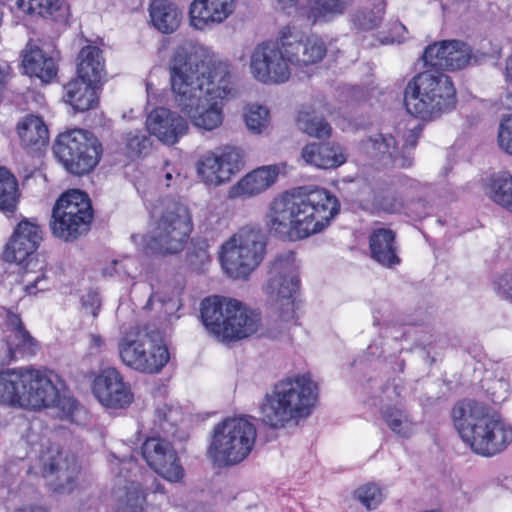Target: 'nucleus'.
<instances>
[{
    "instance_id": "27",
    "label": "nucleus",
    "mask_w": 512,
    "mask_h": 512,
    "mask_svg": "<svg viewBox=\"0 0 512 512\" xmlns=\"http://www.w3.org/2000/svg\"><path fill=\"white\" fill-rule=\"evenodd\" d=\"M303 161L320 169L337 168L346 162L343 148L338 144L309 143L302 148Z\"/></svg>"
},
{
    "instance_id": "19",
    "label": "nucleus",
    "mask_w": 512,
    "mask_h": 512,
    "mask_svg": "<svg viewBox=\"0 0 512 512\" xmlns=\"http://www.w3.org/2000/svg\"><path fill=\"white\" fill-rule=\"evenodd\" d=\"M361 149L379 165L389 168H409L413 157L405 151L400 154L395 137L391 134L378 133L362 140Z\"/></svg>"
},
{
    "instance_id": "13",
    "label": "nucleus",
    "mask_w": 512,
    "mask_h": 512,
    "mask_svg": "<svg viewBox=\"0 0 512 512\" xmlns=\"http://www.w3.org/2000/svg\"><path fill=\"white\" fill-rule=\"evenodd\" d=\"M42 240V231L38 224L30 220H22L16 227L14 234L6 245L3 258L6 262H14L24 266L23 281L26 283L25 290L28 294L36 295L40 291L48 289V279L40 268V274L32 278L29 266L33 264L30 258L37 250Z\"/></svg>"
},
{
    "instance_id": "16",
    "label": "nucleus",
    "mask_w": 512,
    "mask_h": 512,
    "mask_svg": "<svg viewBox=\"0 0 512 512\" xmlns=\"http://www.w3.org/2000/svg\"><path fill=\"white\" fill-rule=\"evenodd\" d=\"M93 394L102 406L112 410L126 409L134 401L130 383L114 367L102 370L95 378Z\"/></svg>"
},
{
    "instance_id": "10",
    "label": "nucleus",
    "mask_w": 512,
    "mask_h": 512,
    "mask_svg": "<svg viewBox=\"0 0 512 512\" xmlns=\"http://www.w3.org/2000/svg\"><path fill=\"white\" fill-rule=\"evenodd\" d=\"M299 267L292 251L277 255L270 263L263 291L268 301L276 306L280 317L299 318V303L295 294L300 287Z\"/></svg>"
},
{
    "instance_id": "22",
    "label": "nucleus",
    "mask_w": 512,
    "mask_h": 512,
    "mask_svg": "<svg viewBox=\"0 0 512 512\" xmlns=\"http://www.w3.org/2000/svg\"><path fill=\"white\" fill-rule=\"evenodd\" d=\"M234 0H193L189 15L191 25L199 30L222 23L232 14Z\"/></svg>"
},
{
    "instance_id": "21",
    "label": "nucleus",
    "mask_w": 512,
    "mask_h": 512,
    "mask_svg": "<svg viewBox=\"0 0 512 512\" xmlns=\"http://www.w3.org/2000/svg\"><path fill=\"white\" fill-rule=\"evenodd\" d=\"M6 349L0 355L2 365H8L20 357L33 355L36 351L34 338L25 329L23 322H2Z\"/></svg>"
},
{
    "instance_id": "28",
    "label": "nucleus",
    "mask_w": 512,
    "mask_h": 512,
    "mask_svg": "<svg viewBox=\"0 0 512 512\" xmlns=\"http://www.w3.org/2000/svg\"><path fill=\"white\" fill-rule=\"evenodd\" d=\"M28 367L0 370V404L21 407Z\"/></svg>"
},
{
    "instance_id": "39",
    "label": "nucleus",
    "mask_w": 512,
    "mask_h": 512,
    "mask_svg": "<svg viewBox=\"0 0 512 512\" xmlns=\"http://www.w3.org/2000/svg\"><path fill=\"white\" fill-rule=\"evenodd\" d=\"M280 36L289 66H307V63H302L304 57L303 37L289 26L281 30Z\"/></svg>"
},
{
    "instance_id": "56",
    "label": "nucleus",
    "mask_w": 512,
    "mask_h": 512,
    "mask_svg": "<svg viewBox=\"0 0 512 512\" xmlns=\"http://www.w3.org/2000/svg\"><path fill=\"white\" fill-rule=\"evenodd\" d=\"M82 306L86 317H97L101 306L99 294L95 291L88 292L82 298Z\"/></svg>"
},
{
    "instance_id": "55",
    "label": "nucleus",
    "mask_w": 512,
    "mask_h": 512,
    "mask_svg": "<svg viewBox=\"0 0 512 512\" xmlns=\"http://www.w3.org/2000/svg\"><path fill=\"white\" fill-rule=\"evenodd\" d=\"M146 497L144 493L138 489L133 488L127 491L125 496L124 512H141L144 508Z\"/></svg>"
},
{
    "instance_id": "49",
    "label": "nucleus",
    "mask_w": 512,
    "mask_h": 512,
    "mask_svg": "<svg viewBox=\"0 0 512 512\" xmlns=\"http://www.w3.org/2000/svg\"><path fill=\"white\" fill-rule=\"evenodd\" d=\"M355 497L368 510L376 509L384 499L381 488L374 483L359 487L355 491Z\"/></svg>"
},
{
    "instance_id": "2",
    "label": "nucleus",
    "mask_w": 512,
    "mask_h": 512,
    "mask_svg": "<svg viewBox=\"0 0 512 512\" xmlns=\"http://www.w3.org/2000/svg\"><path fill=\"white\" fill-rule=\"evenodd\" d=\"M339 209L338 199L326 189L297 187L273 199L267 225L279 238L301 240L325 229Z\"/></svg>"
},
{
    "instance_id": "29",
    "label": "nucleus",
    "mask_w": 512,
    "mask_h": 512,
    "mask_svg": "<svg viewBox=\"0 0 512 512\" xmlns=\"http://www.w3.org/2000/svg\"><path fill=\"white\" fill-rule=\"evenodd\" d=\"M22 64L26 74L38 77L43 82H49L57 73L54 59L31 43H28L24 50Z\"/></svg>"
},
{
    "instance_id": "63",
    "label": "nucleus",
    "mask_w": 512,
    "mask_h": 512,
    "mask_svg": "<svg viewBox=\"0 0 512 512\" xmlns=\"http://www.w3.org/2000/svg\"><path fill=\"white\" fill-rule=\"evenodd\" d=\"M1 310L6 314L7 320H15L14 315H12L10 311L6 310L5 308H2Z\"/></svg>"
},
{
    "instance_id": "30",
    "label": "nucleus",
    "mask_w": 512,
    "mask_h": 512,
    "mask_svg": "<svg viewBox=\"0 0 512 512\" xmlns=\"http://www.w3.org/2000/svg\"><path fill=\"white\" fill-rule=\"evenodd\" d=\"M95 82L73 79L64 85V100L79 112L93 109L98 103Z\"/></svg>"
},
{
    "instance_id": "33",
    "label": "nucleus",
    "mask_w": 512,
    "mask_h": 512,
    "mask_svg": "<svg viewBox=\"0 0 512 512\" xmlns=\"http://www.w3.org/2000/svg\"><path fill=\"white\" fill-rule=\"evenodd\" d=\"M104 59L96 46L83 47L78 55L76 79L99 83L104 76Z\"/></svg>"
},
{
    "instance_id": "24",
    "label": "nucleus",
    "mask_w": 512,
    "mask_h": 512,
    "mask_svg": "<svg viewBox=\"0 0 512 512\" xmlns=\"http://www.w3.org/2000/svg\"><path fill=\"white\" fill-rule=\"evenodd\" d=\"M371 258L385 268H393L400 264L395 232L387 228L372 231L369 237Z\"/></svg>"
},
{
    "instance_id": "32",
    "label": "nucleus",
    "mask_w": 512,
    "mask_h": 512,
    "mask_svg": "<svg viewBox=\"0 0 512 512\" xmlns=\"http://www.w3.org/2000/svg\"><path fill=\"white\" fill-rule=\"evenodd\" d=\"M402 187L405 196L403 208L405 213L418 220L427 217L431 213L432 205L423 198L426 185L415 179L403 178Z\"/></svg>"
},
{
    "instance_id": "18",
    "label": "nucleus",
    "mask_w": 512,
    "mask_h": 512,
    "mask_svg": "<svg viewBox=\"0 0 512 512\" xmlns=\"http://www.w3.org/2000/svg\"><path fill=\"white\" fill-rule=\"evenodd\" d=\"M201 320H257L261 313L232 297L211 295L200 303Z\"/></svg>"
},
{
    "instance_id": "58",
    "label": "nucleus",
    "mask_w": 512,
    "mask_h": 512,
    "mask_svg": "<svg viewBox=\"0 0 512 512\" xmlns=\"http://www.w3.org/2000/svg\"><path fill=\"white\" fill-rule=\"evenodd\" d=\"M418 138H419V134L417 132L411 130L406 137L405 144L403 145L402 149L400 150V154H402L405 151L407 154H409L412 157L411 150L416 147Z\"/></svg>"
},
{
    "instance_id": "14",
    "label": "nucleus",
    "mask_w": 512,
    "mask_h": 512,
    "mask_svg": "<svg viewBox=\"0 0 512 512\" xmlns=\"http://www.w3.org/2000/svg\"><path fill=\"white\" fill-rule=\"evenodd\" d=\"M58 376L46 370L28 367L26 388L22 389L21 407L40 410L48 407H58L68 413L73 412L77 401L71 397L62 396L57 383Z\"/></svg>"
},
{
    "instance_id": "43",
    "label": "nucleus",
    "mask_w": 512,
    "mask_h": 512,
    "mask_svg": "<svg viewBox=\"0 0 512 512\" xmlns=\"http://www.w3.org/2000/svg\"><path fill=\"white\" fill-rule=\"evenodd\" d=\"M197 172L208 185L218 186L226 182V179L222 177L221 163L217 153L209 152L203 155L197 163Z\"/></svg>"
},
{
    "instance_id": "23",
    "label": "nucleus",
    "mask_w": 512,
    "mask_h": 512,
    "mask_svg": "<svg viewBox=\"0 0 512 512\" xmlns=\"http://www.w3.org/2000/svg\"><path fill=\"white\" fill-rule=\"evenodd\" d=\"M78 472L79 467L75 459L73 457L63 458L60 453L44 465L45 476L54 477V479L49 480V485L57 493L72 492L76 485Z\"/></svg>"
},
{
    "instance_id": "44",
    "label": "nucleus",
    "mask_w": 512,
    "mask_h": 512,
    "mask_svg": "<svg viewBox=\"0 0 512 512\" xmlns=\"http://www.w3.org/2000/svg\"><path fill=\"white\" fill-rule=\"evenodd\" d=\"M371 10L363 9L357 11L353 16V24L356 28L368 31L379 26L385 11V0H375Z\"/></svg>"
},
{
    "instance_id": "40",
    "label": "nucleus",
    "mask_w": 512,
    "mask_h": 512,
    "mask_svg": "<svg viewBox=\"0 0 512 512\" xmlns=\"http://www.w3.org/2000/svg\"><path fill=\"white\" fill-rule=\"evenodd\" d=\"M446 60L440 62L442 70H460L469 63L472 50L468 44L460 40H447Z\"/></svg>"
},
{
    "instance_id": "51",
    "label": "nucleus",
    "mask_w": 512,
    "mask_h": 512,
    "mask_svg": "<svg viewBox=\"0 0 512 512\" xmlns=\"http://www.w3.org/2000/svg\"><path fill=\"white\" fill-rule=\"evenodd\" d=\"M404 200L399 199L391 189L378 191L374 196V204L381 210L389 213L400 212L404 208Z\"/></svg>"
},
{
    "instance_id": "25",
    "label": "nucleus",
    "mask_w": 512,
    "mask_h": 512,
    "mask_svg": "<svg viewBox=\"0 0 512 512\" xmlns=\"http://www.w3.org/2000/svg\"><path fill=\"white\" fill-rule=\"evenodd\" d=\"M205 331L217 341L230 344L257 335L264 336L262 322H202Z\"/></svg>"
},
{
    "instance_id": "4",
    "label": "nucleus",
    "mask_w": 512,
    "mask_h": 512,
    "mask_svg": "<svg viewBox=\"0 0 512 512\" xmlns=\"http://www.w3.org/2000/svg\"><path fill=\"white\" fill-rule=\"evenodd\" d=\"M120 361L142 374H159L170 361L167 335L158 322L124 325L117 343Z\"/></svg>"
},
{
    "instance_id": "37",
    "label": "nucleus",
    "mask_w": 512,
    "mask_h": 512,
    "mask_svg": "<svg viewBox=\"0 0 512 512\" xmlns=\"http://www.w3.org/2000/svg\"><path fill=\"white\" fill-rule=\"evenodd\" d=\"M487 193L495 204L512 213V175L510 173L494 174L489 180Z\"/></svg>"
},
{
    "instance_id": "47",
    "label": "nucleus",
    "mask_w": 512,
    "mask_h": 512,
    "mask_svg": "<svg viewBox=\"0 0 512 512\" xmlns=\"http://www.w3.org/2000/svg\"><path fill=\"white\" fill-rule=\"evenodd\" d=\"M244 119L251 133L261 134L269 125V110L259 105L250 106L244 114Z\"/></svg>"
},
{
    "instance_id": "64",
    "label": "nucleus",
    "mask_w": 512,
    "mask_h": 512,
    "mask_svg": "<svg viewBox=\"0 0 512 512\" xmlns=\"http://www.w3.org/2000/svg\"><path fill=\"white\" fill-rule=\"evenodd\" d=\"M172 178H173V174L171 172H166L165 179L167 181H170V180H172Z\"/></svg>"
},
{
    "instance_id": "5",
    "label": "nucleus",
    "mask_w": 512,
    "mask_h": 512,
    "mask_svg": "<svg viewBox=\"0 0 512 512\" xmlns=\"http://www.w3.org/2000/svg\"><path fill=\"white\" fill-rule=\"evenodd\" d=\"M318 396L317 384L309 374L278 381L260 406L262 421L272 428H282L290 421L308 417Z\"/></svg>"
},
{
    "instance_id": "45",
    "label": "nucleus",
    "mask_w": 512,
    "mask_h": 512,
    "mask_svg": "<svg viewBox=\"0 0 512 512\" xmlns=\"http://www.w3.org/2000/svg\"><path fill=\"white\" fill-rule=\"evenodd\" d=\"M217 157L221 163L222 177L226 179V182L239 172L244 164L243 153L241 149L236 147H224L219 154L217 153Z\"/></svg>"
},
{
    "instance_id": "50",
    "label": "nucleus",
    "mask_w": 512,
    "mask_h": 512,
    "mask_svg": "<svg viewBox=\"0 0 512 512\" xmlns=\"http://www.w3.org/2000/svg\"><path fill=\"white\" fill-rule=\"evenodd\" d=\"M304 57L302 63L308 65L320 62L326 55L327 48L324 41L317 36L303 38Z\"/></svg>"
},
{
    "instance_id": "15",
    "label": "nucleus",
    "mask_w": 512,
    "mask_h": 512,
    "mask_svg": "<svg viewBox=\"0 0 512 512\" xmlns=\"http://www.w3.org/2000/svg\"><path fill=\"white\" fill-rule=\"evenodd\" d=\"M250 72L263 84H282L289 80L291 68L281 44V36L275 42L258 44L250 56Z\"/></svg>"
},
{
    "instance_id": "35",
    "label": "nucleus",
    "mask_w": 512,
    "mask_h": 512,
    "mask_svg": "<svg viewBox=\"0 0 512 512\" xmlns=\"http://www.w3.org/2000/svg\"><path fill=\"white\" fill-rule=\"evenodd\" d=\"M149 10L151 21L160 32L169 34L179 27L182 13L173 3L154 0Z\"/></svg>"
},
{
    "instance_id": "48",
    "label": "nucleus",
    "mask_w": 512,
    "mask_h": 512,
    "mask_svg": "<svg viewBox=\"0 0 512 512\" xmlns=\"http://www.w3.org/2000/svg\"><path fill=\"white\" fill-rule=\"evenodd\" d=\"M16 5L28 14L47 17L52 16L54 12L59 10L61 2L60 0H16Z\"/></svg>"
},
{
    "instance_id": "20",
    "label": "nucleus",
    "mask_w": 512,
    "mask_h": 512,
    "mask_svg": "<svg viewBox=\"0 0 512 512\" xmlns=\"http://www.w3.org/2000/svg\"><path fill=\"white\" fill-rule=\"evenodd\" d=\"M146 127L150 135L166 145L177 143L189 129L186 119L165 107H158L148 114Z\"/></svg>"
},
{
    "instance_id": "59",
    "label": "nucleus",
    "mask_w": 512,
    "mask_h": 512,
    "mask_svg": "<svg viewBox=\"0 0 512 512\" xmlns=\"http://www.w3.org/2000/svg\"><path fill=\"white\" fill-rule=\"evenodd\" d=\"M297 1L298 0H275L278 8L285 11L288 14L291 13L290 12L291 9L296 8Z\"/></svg>"
},
{
    "instance_id": "6",
    "label": "nucleus",
    "mask_w": 512,
    "mask_h": 512,
    "mask_svg": "<svg viewBox=\"0 0 512 512\" xmlns=\"http://www.w3.org/2000/svg\"><path fill=\"white\" fill-rule=\"evenodd\" d=\"M404 104L411 115L422 120H434L455 108L456 89L446 74L426 70L407 83Z\"/></svg>"
},
{
    "instance_id": "36",
    "label": "nucleus",
    "mask_w": 512,
    "mask_h": 512,
    "mask_svg": "<svg viewBox=\"0 0 512 512\" xmlns=\"http://www.w3.org/2000/svg\"><path fill=\"white\" fill-rule=\"evenodd\" d=\"M181 420L182 410L178 405L162 403L155 408V429L166 437H178L177 426Z\"/></svg>"
},
{
    "instance_id": "17",
    "label": "nucleus",
    "mask_w": 512,
    "mask_h": 512,
    "mask_svg": "<svg viewBox=\"0 0 512 512\" xmlns=\"http://www.w3.org/2000/svg\"><path fill=\"white\" fill-rule=\"evenodd\" d=\"M142 456L147 464L169 481H178L184 470L171 443L159 437L148 438L142 445Z\"/></svg>"
},
{
    "instance_id": "34",
    "label": "nucleus",
    "mask_w": 512,
    "mask_h": 512,
    "mask_svg": "<svg viewBox=\"0 0 512 512\" xmlns=\"http://www.w3.org/2000/svg\"><path fill=\"white\" fill-rule=\"evenodd\" d=\"M353 0H309L306 7L298 9L300 15L311 23L327 21L341 15Z\"/></svg>"
},
{
    "instance_id": "1",
    "label": "nucleus",
    "mask_w": 512,
    "mask_h": 512,
    "mask_svg": "<svg viewBox=\"0 0 512 512\" xmlns=\"http://www.w3.org/2000/svg\"><path fill=\"white\" fill-rule=\"evenodd\" d=\"M203 47L179 46L170 64L174 104L191 123L207 131L220 127L224 120L223 101L237 96L230 65L203 58Z\"/></svg>"
},
{
    "instance_id": "57",
    "label": "nucleus",
    "mask_w": 512,
    "mask_h": 512,
    "mask_svg": "<svg viewBox=\"0 0 512 512\" xmlns=\"http://www.w3.org/2000/svg\"><path fill=\"white\" fill-rule=\"evenodd\" d=\"M174 303L172 301H163L161 299V297L157 296V295H151L149 300L147 301L144 309H154V310H162L163 308L165 309V313L167 312V309L168 307L170 309H173L174 308Z\"/></svg>"
},
{
    "instance_id": "41",
    "label": "nucleus",
    "mask_w": 512,
    "mask_h": 512,
    "mask_svg": "<svg viewBox=\"0 0 512 512\" xmlns=\"http://www.w3.org/2000/svg\"><path fill=\"white\" fill-rule=\"evenodd\" d=\"M297 126L310 137L318 139L329 138L332 132L330 124L313 111H300L297 117Z\"/></svg>"
},
{
    "instance_id": "62",
    "label": "nucleus",
    "mask_w": 512,
    "mask_h": 512,
    "mask_svg": "<svg viewBox=\"0 0 512 512\" xmlns=\"http://www.w3.org/2000/svg\"><path fill=\"white\" fill-rule=\"evenodd\" d=\"M91 339L92 343L97 347H101L104 344V340L100 335H92Z\"/></svg>"
},
{
    "instance_id": "38",
    "label": "nucleus",
    "mask_w": 512,
    "mask_h": 512,
    "mask_svg": "<svg viewBox=\"0 0 512 512\" xmlns=\"http://www.w3.org/2000/svg\"><path fill=\"white\" fill-rule=\"evenodd\" d=\"M18 180L5 167H0V210L4 213H14L20 198Z\"/></svg>"
},
{
    "instance_id": "12",
    "label": "nucleus",
    "mask_w": 512,
    "mask_h": 512,
    "mask_svg": "<svg viewBox=\"0 0 512 512\" xmlns=\"http://www.w3.org/2000/svg\"><path fill=\"white\" fill-rule=\"evenodd\" d=\"M93 219V209L88 195L73 189L56 201L52 210L50 228L52 234L66 242L85 234Z\"/></svg>"
},
{
    "instance_id": "8",
    "label": "nucleus",
    "mask_w": 512,
    "mask_h": 512,
    "mask_svg": "<svg viewBox=\"0 0 512 512\" xmlns=\"http://www.w3.org/2000/svg\"><path fill=\"white\" fill-rule=\"evenodd\" d=\"M267 237L260 228L245 226L221 245L220 263L228 277L246 280L266 254Z\"/></svg>"
},
{
    "instance_id": "31",
    "label": "nucleus",
    "mask_w": 512,
    "mask_h": 512,
    "mask_svg": "<svg viewBox=\"0 0 512 512\" xmlns=\"http://www.w3.org/2000/svg\"><path fill=\"white\" fill-rule=\"evenodd\" d=\"M17 132L25 149L38 151L48 144V128L38 116L28 115L22 118L17 124Z\"/></svg>"
},
{
    "instance_id": "42",
    "label": "nucleus",
    "mask_w": 512,
    "mask_h": 512,
    "mask_svg": "<svg viewBox=\"0 0 512 512\" xmlns=\"http://www.w3.org/2000/svg\"><path fill=\"white\" fill-rule=\"evenodd\" d=\"M381 416L387 426L397 435L408 438L412 433L413 422L409 414L393 405L382 408Z\"/></svg>"
},
{
    "instance_id": "3",
    "label": "nucleus",
    "mask_w": 512,
    "mask_h": 512,
    "mask_svg": "<svg viewBox=\"0 0 512 512\" xmlns=\"http://www.w3.org/2000/svg\"><path fill=\"white\" fill-rule=\"evenodd\" d=\"M452 418L463 442L478 455L495 456L512 442V426L486 404L460 401L452 409Z\"/></svg>"
},
{
    "instance_id": "52",
    "label": "nucleus",
    "mask_w": 512,
    "mask_h": 512,
    "mask_svg": "<svg viewBox=\"0 0 512 512\" xmlns=\"http://www.w3.org/2000/svg\"><path fill=\"white\" fill-rule=\"evenodd\" d=\"M447 45V40H443L427 46L423 53L425 65L440 69V62L446 60Z\"/></svg>"
},
{
    "instance_id": "61",
    "label": "nucleus",
    "mask_w": 512,
    "mask_h": 512,
    "mask_svg": "<svg viewBox=\"0 0 512 512\" xmlns=\"http://www.w3.org/2000/svg\"><path fill=\"white\" fill-rule=\"evenodd\" d=\"M147 489L152 493H164V486L157 479H154Z\"/></svg>"
},
{
    "instance_id": "54",
    "label": "nucleus",
    "mask_w": 512,
    "mask_h": 512,
    "mask_svg": "<svg viewBox=\"0 0 512 512\" xmlns=\"http://www.w3.org/2000/svg\"><path fill=\"white\" fill-rule=\"evenodd\" d=\"M493 290L501 298L512 301V271H506L493 281Z\"/></svg>"
},
{
    "instance_id": "7",
    "label": "nucleus",
    "mask_w": 512,
    "mask_h": 512,
    "mask_svg": "<svg viewBox=\"0 0 512 512\" xmlns=\"http://www.w3.org/2000/svg\"><path fill=\"white\" fill-rule=\"evenodd\" d=\"M192 229L189 208L180 202H168L150 234L141 237L143 251L147 255L179 253L184 249Z\"/></svg>"
},
{
    "instance_id": "60",
    "label": "nucleus",
    "mask_w": 512,
    "mask_h": 512,
    "mask_svg": "<svg viewBox=\"0 0 512 512\" xmlns=\"http://www.w3.org/2000/svg\"><path fill=\"white\" fill-rule=\"evenodd\" d=\"M505 79L512 86V54L506 60Z\"/></svg>"
},
{
    "instance_id": "9",
    "label": "nucleus",
    "mask_w": 512,
    "mask_h": 512,
    "mask_svg": "<svg viewBox=\"0 0 512 512\" xmlns=\"http://www.w3.org/2000/svg\"><path fill=\"white\" fill-rule=\"evenodd\" d=\"M256 435V428L248 419H226L214 427L208 455L218 466L236 465L250 454Z\"/></svg>"
},
{
    "instance_id": "53",
    "label": "nucleus",
    "mask_w": 512,
    "mask_h": 512,
    "mask_svg": "<svg viewBox=\"0 0 512 512\" xmlns=\"http://www.w3.org/2000/svg\"><path fill=\"white\" fill-rule=\"evenodd\" d=\"M498 143L502 150L512 155V114L503 117L500 122Z\"/></svg>"
},
{
    "instance_id": "46",
    "label": "nucleus",
    "mask_w": 512,
    "mask_h": 512,
    "mask_svg": "<svg viewBox=\"0 0 512 512\" xmlns=\"http://www.w3.org/2000/svg\"><path fill=\"white\" fill-rule=\"evenodd\" d=\"M123 141L126 154L130 158L147 154L152 145L150 138L140 130L127 132L123 136Z\"/></svg>"
},
{
    "instance_id": "11",
    "label": "nucleus",
    "mask_w": 512,
    "mask_h": 512,
    "mask_svg": "<svg viewBox=\"0 0 512 512\" xmlns=\"http://www.w3.org/2000/svg\"><path fill=\"white\" fill-rule=\"evenodd\" d=\"M53 151L69 173L81 176L90 173L97 166L103 148L92 132L72 129L58 135Z\"/></svg>"
},
{
    "instance_id": "26",
    "label": "nucleus",
    "mask_w": 512,
    "mask_h": 512,
    "mask_svg": "<svg viewBox=\"0 0 512 512\" xmlns=\"http://www.w3.org/2000/svg\"><path fill=\"white\" fill-rule=\"evenodd\" d=\"M279 170L275 165L259 167L244 176L232 187L233 197L250 198L268 189L277 179Z\"/></svg>"
}]
</instances>
